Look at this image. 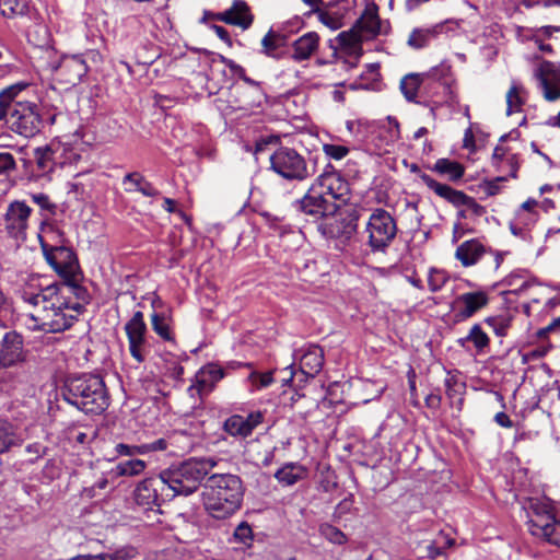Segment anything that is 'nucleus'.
Returning a JSON list of instances; mask_svg holds the SVG:
<instances>
[{
  "label": "nucleus",
  "instance_id": "c756f323",
  "mask_svg": "<svg viewBox=\"0 0 560 560\" xmlns=\"http://www.w3.org/2000/svg\"><path fill=\"white\" fill-rule=\"evenodd\" d=\"M125 190L128 192H140L145 197H158L160 191L139 172L125 175L122 179Z\"/></svg>",
  "mask_w": 560,
  "mask_h": 560
},
{
  "label": "nucleus",
  "instance_id": "423d86ee",
  "mask_svg": "<svg viewBox=\"0 0 560 560\" xmlns=\"http://www.w3.org/2000/svg\"><path fill=\"white\" fill-rule=\"evenodd\" d=\"M525 510L530 534L560 547V518L556 517L551 505L539 499H529Z\"/></svg>",
  "mask_w": 560,
  "mask_h": 560
},
{
  "label": "nucleus",
  "instance_id": "cd10ccee",
  "mask_svg": "<svg viewBox=\"0 0 560 560\" xmlns=\"http://www.w3.org/2000/svg\"><path fill=\"white\" fill-rule=\"evenodd\" d=\"M308 469L296 462H289L283 464L273 475L276 480L282 487H291L301 480L306 479Z\"/></svg>",
  "mask_w": 560,
  "mask_h": 560
},
{
  "label": "nucleus",
  "instance_id": "c9c22d12",
  "mask_svg": "<svg viewBox=\"0 0 560 560\" xmlns=\"http://www.w3.org/2000/svg\"><path fill=\"white\" fill-rule=\"evenodd\" d=\"M433 171L441 175L447 176V178L451 180L460 179L465 172L462 164L448 159H439L433 166Z\"/></svg>",
  "mask_w": 560,
  "mask_h": 560
},
{
  "label": "nucleus",
  "instance_id": "37998d69",
  "mask_svg": "<svg viewBox=\"0 0 560 560\" xmlns=\"http://www.w3.org/2000/svg\"><path fill=\"white\" fill-rule=\"evenodd\" d=\"M28 5L26 0H0V11L4 18L12 19L26 14Z\"/></svg>",
  "mask_w": 560,
  "mask_h": 560
},
{
  "label": "nucleus",
  "instance_id": "6ab92c4d",
  "mask_svg": "<svg viewBox=\"0 0 560 560\" xmlns=\"http://www.w3.org/2000/svg\"><path fill=\"white\" fill-rule=\"evenodd\" d=\"M224 375V370L215 363H208L203 365L198 370L192 384L188 387L190 396H198L199 398H202L203 396L209 395Z\"/></svg>",
  "mask_w": 560,
  "mask_h": 560
},
{
  "label": "nucleus",
  "instance_id": "bf43d9fd",
  "mask_svg": "<svg viewBox=\"0 0 560 560\" xmlns=\"http://www.w3.org/2000/svg\"><path fill=\"white\" fill-rule=\"evenodd\" d=\"M25 452L30 455L28 462L34 463L45 455L46 446L38 442L31 443L25 447Z\"/></svg>",
  "mask_w": 560,
  "mask_h": 560
},
{
  "label": "nucleus",
  "instance_id": "5701e85b",
  "mask_svg": "<svg viewBox=\"0 0 560 560\" xmlns=\"http://www.w3.org/2000/svg\"><path fill=\"white\" fill-rule=\"evenodd\" d=\"M488 295L483 291L467 292L458 295L453 302V310L459 319H467L486 306Z\"/></svg>",
  "mask_w": 560,
  "mask_h": 560
},
{
  "label": "nucleus",
  "instance_id": "864d4df0",
  "mask_svg": "<svg viewBox=\"0 0 560 560\" xmlns=\"http://www.w3.org/2000/svg\"><path fill=\"white\" fill-rule=\"evenodd\" d=\"M506 283L509 285H514L515 287V289H514L515 293L523 292L524 290H526L530 285L529 281L525 279L524 271H522V270H517V271L512 272L506 278Z\"/></svg>",
  "mask_w": 560,
  "mask_h": 560
},
{
  "label": "nucleus",
  "instance_id": "9b49d317",
  "mask_svg": "<svg viewBox=\"0 0 560 560\" xmlns=\"http://www.w3.org/2000/svg\"><path fill=\"white\" fill-rule=\"evenodd\" d=\"M26 357L23 336L15 330L7 331L0 340V378L9 374L8 369L24 363Z\"/></svg>",
  "mask_w": 560,
  "mask_h": 560
},
{
  "label": "nucleus",
  "instance_id": "0eeeda50",
  "mask_svg": "<svg viewBox=\"0 0 560 560\" xmlns=\"http://www.w3.org/2000/svg\"><path fill=\"white\" fill-rule=\"evenodd\" d=\"M398 232L395 218L383 208L371 211L363 233L372 253H386Z\"/></svg>",
  "mask_w": 560,
  "mask_h": 560
},
{
  "label": "nucleus",
  "instance_id": "49530a36",
  "mask_svg": "<svg viewBox=\"0 0 560 560\" xmlns=\"http://www.w3.org/2000/svg\"><path fill=\"white\" fill-rule=\"evenodd\" d=\"M15 443L13 427L7 420L0 419V454L5 453Z\"/></svg>",
  "mask_w": 560,
  "mask_h": 560
},
{
  "label": "nucleus",
  "instance_id": "09e8293b",
  "mask_svg": "<svg viewBox=\"0 0 560 560\" xmlns=\"http://www.w3.org/2000/svg\"><path fill=\"white\" fill-rule=\"evenodd\" d=\"M319 533L328 541L336 545H342L347 541L346 535L339 528L328 523L319 526Z\"/></svg>",
  "mask_w": 560,
  "mask_h": 560
},
{
  "label": "nucleus",
  "instance_id": "13d9d810",
  "mask_svg": "<svg viewBox=\"0 0 560 560\" xmlns=\"http://www.w3.org/2000/svg\"><path fill=\"white\" fill-rule=\"evenodd\" d=\"M489 324L492 326L497 336L503 337L508 332V328L510 327L511 319L505 316H500L495 318H491Z\"/></svg>",
  "mask_w": 560,
  "mask_h": 560
},
{
  "label": "nucleus",
  "instance_id": "680f3d73",
  "mask_svg": "<svg viewBox=\"0 0 560 560\" xmlns=\"http://www.w3.org/2000/svg\"><path fill=\"white\" fill-rule=\"evenodd\" d=\"M32 200L38 205L43 210L54 212L56 205L52 203L46 194L38 192L32 195Z\"/></svg>",
  "mask_w": 560,
  "mask_h": 560
},
{
  "label": "nucleus",
  "instance_id": "79ce46f5",
  "mask_svg": "<svg viewBox=\"0 0 560 560\" xmlns=\"http://www.w3.org/2000/svg\"><path fill=\"white\" fill-rule=\"evenodd\" d=\"M469 341L472 342L475 348L478 352H483V350L489 345V337L488 335L482 330L480 325L476 324L474 325L468 335L465 338H460L458 342L464 347L465 343Z\"/></svg>",
  "mask_w": 560,
  "mask_h": 560
},
{
  "label": "nucleus",
  "instance_id": "e433bc0d",
  "mask_svg": "<svg viewBox=\"0 0 560 560\" xmlns=\"http://www.w3.org/2000/svg\"><path fill=\"white\" fill-rule=\"evenodd\" d=\"M147 468V463L142 459H127L119 462L113 472L117 477H135L141 475Z\"/></svg>",
  "mask_w": 560,
  "mask_h": 560
},
{
  "label": "nucleus",
  "instance_id": "aec40b11",
  "mask_svg": "<svg viewBox=\"0 0 560 560\" xmlns=\"http://www.w3.org/2000/svg\"><path fill=\"white\" fill-rule=\"evenodd\" d=\"M126 335L129 343L131 357L138 362L144 361V345L147 325L143 319V313L138 311L125 325Z\"/></svg>",
  "mask_w": 560,
  "mask_h": 560
},
{
  "label": "nucleus",
  "instance_id": "b1692460",
  "mask_svg": "<svg viewBox=\"0 0 560 560\" xmlns=\"http://www.w3.org/2000/svg\"><path fill=\"white\" fill-rule=\"evenodd\" d=\"M262 413L254 411L246 417L233 415L224 422V430L233 436L246 438L252 434L253 430L262 421Z\"/></svg>",
  "mask_w": 560,
  "mask_h": 560
},
{
  "label": "nucleus",
  "instance_id": "a878e982",
  "mask_svg": "<svg viewBox=\"0 0 560 560\" xmlns=\"http://www.w3.org/2000/svg\"><path fill=\"white\" fill-rule=\"evenodd\" d=\"M451 540L439 537L434 540H422L415 547V553L422 560H447L446 548Z\"/></svg>",
  "mask_w": 560,
  "mask_h": 560
},
{
  "label": "nucleus",
  "instance_id": "8fccbe9b",
  "mask_svg": "<svg viewBox=\"0 0 560 560\" xmlns=\"http://www.w3.org/2000/svg\"><path fill=\"white\" fill-rule=\"evenodd\" d=\"M280 40V35L270 30L261 39L262 52L266 56L275 57V51L278 49Z\"/></svg>",
  "mask_w": 560,
  "mask_h": 560
},
{
  "label": "nucleus",
  "instance_id": "f704fd0d",
  "mask_svg": "<svg viewBox=\"0 0 560 560\" xmlns=\"http://www.w3.org/2000/svg\"><path fill=\"white\" fill-rule=\"evenodd\" d=\"M421 84H427L423 74L409 73L405 75L400 81V90L405 98L409 102H416Z\"/></svg>",
  "mask_w": 560,
  "mask_h": 560
},
{
  "label": "nucleus",
  "instance_id": "dca6fc26",
  "mask_svg": "<svg viewBox=\"0 0 560 560\" xmlns=\"http://www.w3.org/2000/svg\"><path fill=\"white\" fill-rule=\"evenodd\" d=\"M166 490L161 476L141 480L136 486L132 498L135 503L145 511H155L161 506Z\"/></svg>",
  "mask_w": 560,
  "mask_h": 560
},
{
  "label": "nucleus",
  "instance_id": "a19ab883",
  "mask_svg": "<svg viewBox=\"0 0 560 560\" xmlns=\"http://www.w3.org/2000/svg\"><path fill=\"white\" fill-rule=\"evenodd\" d=\"M248 388L250 392H258L264 388L269 387L273 382V372L272 371H266V372H259V371H252L247 378Z\"/></svg>",
  "mask_w": 560,
  "mask_h": 560
},
{
  "label": "nucleus",
  "instance_id": "a18cd8bd",
  "mask_svg": "<svg viewBox=\"0 0 560 560\" xmlns=\"http://www.w3.org/2000/svg\"><path fill=\"white\" fill-rule=\"evenodd\" d=\"M450 281V276L443 269L431 268L428 273V285L431 292L441 291Z\"/></svg>",
  "mask_w": 560,
  "mask_h": 560
},
{
  "label": "nucleus",
  "instance_id": "4c0bfd02",
  "mask_svg": "<svg viewBox=\"0 0 560 560\" xmlns=\"http://www.w3.org/2000/svg\"><path fill=\"white\" fill-rule=\"evenodd\" d=\"M138 551L131 545H125L116 548L112 552H98L91 555L93 560H131L136 558Z\"/></svg>",
  "mask_w": 560,
  "mask_h": 560
},
{
  "label": "nucleus",
  "instance_id": "58836bf2",
  "mask_svg": "<svg viewBox=\"0 0 560 560\" xmlns=\"http://www.w3.org/2000/svg\"><path fill=\"white\" fill-rule=\"evenodd\" d=\"M36 164L38 171L42 173H49L57 167V163L55 162V155L50 152V142L40 148H36L34 151Z\"/></svg>",
  "mask_w": 560,
  "mask_h": 560
},
{
  "label": "nucleus",
  "instance_id": "bb28decb",
  "mask_svg": "<svg viewBox=\"0 0 560 560\" xmlns=\"http://www.w3.org/2000/svg\"><path fill=\"white\" fill-rule=\"evenodd\" d=\"M324 364V352L319 346L310 345L301 350L300 369L301 372L310 377L317 375Z\"/></svg>",
  "mask_w": 560,
  "mask_h": 560
},
{
  "label": "nucleus",
  "instance_id": "72a5a7b5",
  "mask_svg": "<svg viewBox=\"0 0 560 560\" xmlns=\"http://www.w3.org/2000/svg\"><path fill=\"white\" fill-rule=\"evenodd\" d=\"M441 30V25H435L430 28H415L409 35L407 43L413 49L424 48Z\"/></svg>",
  "mask_w": 560,
  "mask_h": 560
},
{
  "label": "nucleus",
  "instance_id": "4468645a",
  "mask_svg": "<svg viewBox=\"0 0 560 560\" xmlns=\"http://www.w3.org/2000/svg\"><path fill=\"white\" fill-rule=\"evenodd\" d=\"M32 212V208L25 201L14 200L8 205L4 229L10 237L18 242L26 240Z\"/></svg>",
  "mask_w": 560,
  "mask_h": 560
},
{
  "label": "nucleus",
  "instance_id": "4be33fe9",
  "mask_svg": "<svg viewBox=\"0 0 560 560\" xmlns=\"http://www.w3.org/2000/svg\"><path fill=\"white\" fill-rule=\"evenodd\" d=\"M544 96L548 101L560 97V66L550 61L540 63L536 73Z\"/></svg>",
  "mask_w": 560,
  "mask_h": 560
},
{
  "label": "nucleus",
  "instance_id": "a211bd4d",
  "mask_svg": "<svg viewBox=\"0 0 560 560\" xmlns=\"http://www.w3.org/2000/svg\"><path fill=\"white\" fill-rule=\"evenodd\" d=\"M59 80L66 84L75 85L86 74L89 68L82 55H63L59 62L51 65Z\"/></svg>",
  "mask_w": 560,
  "mask_h": 560
},
{
  "label": "nucleus",
  "instance_id": "f03ea898",
  "mask_svg": "<svg viewBox=\"0 0 560 560\" xmlns=\"http://www.w3.org/2000/svg\"><path fill=\"white\" fill-rule=\"evenodd\" d=\"M27 88V82H18L0 91V126H7L25 138L35 136L40 128L36 104L18 101Z\"/></svg>",
  "mask_w": 560,
  "mask_h": 560
},
{
  "label": "nucleus",
  "instance_id": "0e129e2a",
  "mask_svg": "<svg viewBox=\"0 0 560 560\" xmlns=\"http://www.w3.org/2000/svg\"><path fill=\"white\" fill-rule=\"evenodd\" d=\"M15 167V161L11 153L0 152V175Z\"/></svg>",
  "mask_w": 560,
  "mask_h": 560
},
{
  "label": "nucleus",
  "instance_id": "7c9ffc66",
  "mask_svg": "<svg viewBox=\"0 0 560 560\" xmlns=\"http://www.w3.org/2000/svg\"><path fill=\"white\" fill-rule=\"evenodd\" d=\"M319 36L315 32H308L293 43L292 58L296 61L308 59L317 49Z\"/></svg>",
  "mask_w": 560,
  "mask_h": 560
},
{
  "label": "nucleus",
  "instance_id": "774afa93",
  "mask_svg": "<svg viewBox=\"0 0 560 560\" xmlns=\"http://www.w3.org/2000/svg\"><path fill=\"white\" fill-rule=\"evenodd\" d=\"M494 421L502 428H512L513 422L505 412H498L494 416Z\"/></svg>",
  "mask_w": 560,
  "mask_h": 560
},
{
  "label": "nucleus",
  "instance_id": "338daca9",
  "mask_svg": "<svg viewBox=\"0 0 560 560\" xmlns=\"http://www.w3.org/2000/svg\"><path fill=\"white\" fill-rule=\"evenodd\" d=\"M460 386L458 385L456 378L454 376H448L445 378V392H446V395L450 397V398H453L456 394L459 393L458 388Z\"/></svg>",
  "mask_w": 560,
  "mask_h": 560
},
{
  "label": "nucleus",
  "instance_id": "603ef678",
  "mask_svg": "<svg viewBox=\"0 0 560 560\" xmlns=\"http://www.w3.org/2000/svg\"><path fill=\"white\" fill-rule=\"evenodd\" d=\"M314 12L318 14V20L328 28L336 31L342 26V20L340 15L332 14L328 11H323L319 9H315Z\"/></svg>",
  "mask_w": 560,
  "mask_h": 560
},
{
  "label": "nucleus",
  "instance_id": "2eb2a0df",
  "mask_svg": "<svg viewBox=\"0 0 560 560\" xmlns=\"http://www.w3.org/2000/svg\"><path fill=\"white\" fill-rule=\"evenodd\" d=\"M326 240H335L341 245L347 244L357 232V221L350 215H326L317 226Z\"/></svg>",
  "mask_w": 560,
  "mask_h": 560
},
{
  "label": "nucleus",
  "instance_id": "f8f14e48",
  "mask_svg": "<svg viewBox=\"0 0 560 560\" xmlns=\"http://www.w3.org/2000/svg\"><path fill=\"white\" fill-rule=\"evenodd\" d=\"M40 247L47 262L60 275L70 276L77 267L78 260L73 250L62 245L61 243L50 244L47 241V235H38Z\"/></svg>",
  "mask_w": 560,
  "mask_h": 560
},
{
  "label": "nucleus",
  "instance_id": "de8ad7c7",
  "mask_svg": "<svg viewBox=\"0 0 560 560\" xmlns=\"http://www.w3.org/2000/svg\"><path fill=\"white\" fill-rule=\"evenodd\" d=\"M233 541L242 547H250L254 541L253 529L247 522L240 523L234 533Z\"/></svg>",
  "mask_w": 560,
  "mask_h": 560
},
{
  "label": "nucleus",
  "instance_id": "6e6552de",
  "mask_svg": "<svg viewBox=\"0 0 560 560\" xmlns=\"http://www.w3.org/2000/svg\"><path fill=\"white\" fill-rule=\"evenodd\" d=\"M383 33V23L378 18V8L375 3L365 7L364 12L350 32H341L337 39L340 46L350 50L360 48V43L370 40Z\"/></svg>",
  "mask_w": 560,
  "mask_h": 560
},
{
  "label": "nucleus",
  "instance_id": "f257e3e1",
  "mask_svg": "<svg viewBox=\"0 0 560 560\" xmlns=\"http://www.w3.org/2000/svg\"><path fill=\"white\" fill-rule=\"evenodd\" d=\"M21 298L33 307L25 323L28 329L45 332L69 329L89 302L86 289L72 282L48 284L38 292L25 288Z\"/></svg>",
  "mask_w": 560,
  "mask_h": 560
},
{
  "label": "nucleus",
  "instance_id": "2f4dec72",
  "mask_svg": "<svg viewBox=\"0 0 560 560\" xmlns=\"http://www.w3.org/2000/svg\"><path fill=\"white\" fill-rule=\"evenodd\" d=\"M483 252V246L478 241L470 240L464 242L457 247L455 256L463 266L469 267L477 264Z\"/></svg>",
  "mask_w": 560,
  "mask_h": 560
},
{
  "label": "nucleus",
  "instance_id": "ea45409f",
  "mask_svg": "<svg viewBox=\"0 0 560 560\" xmlns=\"http://www.w3.org/2000/svg\"><path fill=\"white\" fill-rule=\"evenodd\" d=\"M152 329L165 341H174L170 319L164 313L153 312L151 315Z\"/></svg>",
  "mask_w": 560,
  "mask_h": 560
},
{
  "label": "nucleus",
  "instance_id": "ddd939ff",
  "mask_svg": "<svg viewBox=\"0 0 560 560\" xmlns=\"http://www.w3.org/2000/svg\"><path fill=\"white\" fill-rule=\"evenodd\" d=\"M420 177L428 188L433 190L438 196L451 202L455 207L464 206L466 207L467 211L477 217H480L486 212L481 205H479L472 197L466 195L465 192L456 190L446 184H441L428 174H422Z\"/></svg>",
  "mask_w": 560,
  "mask_h": 560
},
{
  "label": "nucleus",
  "instance_id": "473e14b6",
  "mask_svg": "<svg viewBox=\"0 0 560 560\" xmlns=\"http://www.w3.org/2000/svg\"><path fill=\"white\" fill-rule=\"evenodd\" d=\"M526 91L523 84L513 80L509 91L506 92V115L522 112V106L525 102Z\"/></svg>",
  "mask_w": 560,
  "mask_h": 560
},
{
  "label": "nucleus",
  "instance_id": "052dcab7",
  "mask_svg": "<svg viewBox=\"0 0 560 560\" xmlns=\"http://www.w3.org/2000/svg\"><path fill=\"white\" fill-rule=\"evenodd\" d=\"M506 180L505 176H498L494 179L486 180L483 183V190L488 196H494L499 194L501 184Z\"/></svg>",
  "mask_w": 560,
  "mask_h": 560
},
{
  "label": "nucleus",
  "instance_id": "412c9836",
  "mask_svg": "<svg viewBox=\"0 0 560 560\" xmlns=\"http://www.w3.org/2000/svg\"><path fill=\"white\" fill-rule=\"evenodd\" d=\"M312 186L318 189L322 192L320 195L334 202L337 199L345 200L348 194L347 182L341 178L340 174L331 165L326 167Z\"/></svg>",
  "mask_w": 560,
  "mask_h": 560
},
{
  "label": "nucleus",
  "instance_id": "c85d7f7f",
  "mask_svg": "<svg viewBox=\"0 0 560 560\" xmlns=\"http://www.w3.org/2000/svg\"><path fill=\"white\" fill-rule=\"evenodd\" d=\"M50 152L55 155L57 166L71 165L80 160V150L69 141L54 139L50 141Z\"/></svg>",
  "mask_w": 560,
  "mask_h": 560
},
{
  "label": "nucleus",
  "instance_id": "69168bd1",
  "mask_svg": "<svg viewBox=\"0 0 560 560\" xmlns=\"http://www.w3.org/2000/svg\"><path fill=\"white\" fill-rule=\"evenodd\" d=\"M167 448V442L164 439H159L152 443L142 444V453L148 454L156 451H164Z\"/></svg>",
  "mask_w": 560,
  "mask_h": 560
},
{
  "label": "nucleus",
  "instance_id": "20e7f679",
  "mask_svg": "<svg viewBox=\"0 0 560 560\" xmlns=\"http://www.w3.org/2000/svg\"><path fill=\"white\" fill-rule=\"evenodd\" d=\"M60 393L66 402L86 415H101L109 406L105 383L95 374L68 377Z\"/></svg>",
  "mask_w": 560,
  "mask_h": 560
},
{
  "label": "nucleus",
  "instance_id": "7ed1b4c3",
  "mask_svg": "<svg viewBox=\"0 0 560 560\" xmlns=\"http://www.w3.org/2000/svg\"><path fill=\"white\" fill-rule=\"evenodd\" d=\"M243 495V482L238 476L212 474L205 485L203 505L213 518L223 520L241 508Z\"/></svg>",
  "mask_w": 560,
  "mask_h": 560
},
{
  "label": "nucleus",
  "instance_id": "f3484780",
  "mask_svg": "<svg viewBox=\"0 0 560 560\" xmlns=\"http://www.w3.org/2000/svg\"><path fill=\"white\" fill-rule=\"evenodd\" d=\"M320 194L318 189L311 186L303 198L293 203L294 209L314 220L324 219L328 214H334L337 209L336 203Z\"/></svg>",
  "mask_w": 560,
  "mask_h": 560
},
{
  "label": "nucleus",
  "instance_id": "3c124183",
  "mask_svg": "<svg viewBox=\"0 0 560 560\" xmlns=\"http://www.w3.org/2000/svg\"><path fill=\"white\" fill-rule=\"evenodd\" d=\"M323 152L328 159L340 161L349 154L350 149L342 144L323 143Z\"/></svg>",
  "mask_w": 560,
  "mask_h": 560
},
{
  "label": "nucleus",
  "instance_id": "5fc2aeb1",
  "mask_svg": "<svg viewBox=\"0 0 560 560\" xmlns=\"http://www.w3.org/2000/svg\"><path fill=\"white\" fill-rule=\"evenodd\" d=\"M537 206V201L534 199H528L521 206V209L516 212V217L518 218V221L523 219V217H528V221L532 223H535L537 221V213L534 210V208Z\"/></svg>",
  "mask_w": 560,
  "mask_h": 560
},
{
  "label": "nucleus",
  "instance_id": "4d7b16f0",
  "mask_svg": "<svg viewBox=\"0 0 560 560\" xmlns=\"http://www.w3.org/2000/svg\"><path fill=\"white\" fill-rule=\"evenodd\" d=\"M115 453L118 456H135V455H143L142 453V444L141 445H129L125 443H118L115 445Z\"/></svg>",
  "mask_w": 560,
  "mask_h": 560
},
{
  "label": "nucleus",
  "instance_id": "393cba45",
  "mask_svg": "<svg viewBox=\"0 0 560 560\" xmlns=\"http://www.w3.org/2000/svg\"><path fill=\"white\" fill-rule=\"evenodd\" d=\"M219 21L247 30L253 23V15L248 4L243 0H235L231 8L217 15Z\"/></svg>",
  "mask_w": 560,
  "mask_h": 560
},
{
  "label": "nucleus",
  "instance_id": "e2e57ef3",
  "mask_svg": "<svg viewBox=\"0 0 560 560\" xmlns=\"http://www.w3.org/2000/svg\"><path fill=\"white\" fill-rule=\"evenodd\" d=\"M523 219L518 221V218L515 217V220L510 223L511 233L515 236H518L525 241H529L532 236L528 233V230L522 226Z\"/></svg>",
  "mask_w": 560,
  "mask_h": 560
},
{
  "label": "nucleus",
  "instance_id": "c03bdc74",
  "mask_svg": "<svg viewBox=\"0 0 560 560\" xmlns=\"http://www.w3.org/2000/svg\"><path fill=\"white\" fill-rule=\"evenodd\" d=\"M504 160L510 165V168H511L510 176L512 178H516V174H517V171H518V162L516 160L515 154L506 155L505 151L502 148L497 147L494 149V151H493V154H492V163H493V165L495 167L500 168L501 164H502V162Z\"/></svg>",
  "mask_w": 560,
  "mask_h": 560
},
{
  "label": "nucleus",
  "instance_id": "6e6d98bb",
  "mask_svg": "<svg viewBox=\"0 0 560 560\" xmlns=\"http://www.w3.org/2000/svg\"><path fill=\"white\" fill-rule=\"evenodd\" d=\"M108 486V479L105 475H102L90 487L83 489V493L88 498H95L100 491H103Z\"/></svg>",
  "mask_w": 560,
  "mask_h": 560
},
{
  "label": "nucleus",
  "instance_id": "39448f33",
  "mask_svg": "<svg viewBox=\"0 0 560 560\" xmlns=\"http://www.w3.org/2000/svg\"><path fill=\"white\" fill-rule=\"evenodd\" d=\"M218 465L213 457H191L160 472L166 490V497L190 495L200 486L205 477Z\"/></svg>",
  "mask_w": 560,
  "mask_h": 560
},
{
  "label": "nucleus",
  "instance_id": "1a4fd4ad",
  "mask_svg": "<svg viewBox=\"0 0 560 560\" xmlns=\"http://www.w3.org/2000/svg\"><path fill=\"white\" fill-rule=\"evenodd\" d=\"M271 170L287 180L302 182L313 175L305 158L295 149L278 148L269 158Z\"/></svg>",
  "mask_w": 560,
  "mask_h": 560
},
{
  "label": "nucleus",
  "instance_id": "9d476101",
  "mask_svg": "<svg viewBox=\"0 0 560 560\" xmlns=\"http://www.w3.org/2000/svg\"><path fill=\"white\" fill-rule=\"evenodd\" d=\"M423 77L427 85L433 90L432 96H441L431 101L430 112L434 116L436 106L444 103H453L455 101V93L452 88L454 79L451 66L444 62L440 63L439 66L431 68L423 74Z\"/></svg>",
  "mask_w": 560,
  "mask_h": 560
}]
</instances>
